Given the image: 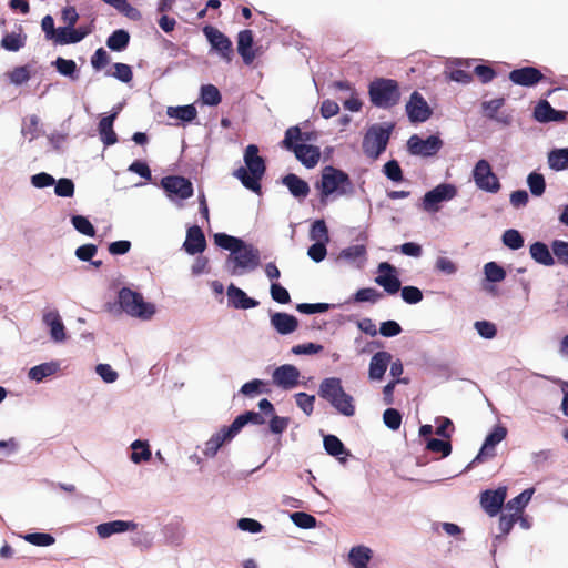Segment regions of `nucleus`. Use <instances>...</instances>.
<instances>
[{"instance_id": "nucleus-3", "label": "nucleus", "mask_w": 568, "mask_h": 568, "mask_svg": "<svg viewBox=\"0 0 568 568\" xmlns=\"http://www.w3.org/2000/svg\"><path fill=\"white\" fill-rule=\"evenodd\" d=\"M320 190L321 202L336 194L338 196H351L354 194V185L347 173L327 165L322 171L321 181L316 184Z\"/></svg>"}, {"instance_id": "nucleus-22", "label": "nucleus", "mask_w": 568, "mask_h": 568, "mask_svg": "<svg viewBox=\"0 0 568 568\" xmlns=\"http://www.w3.org/2000/svg\"><path fill=\"white\" fill-rule=\"evenodd\" d=\"M229 305L235 310H250L256 307L260 303L250 297L242 288L230 284L226 288Z\"/></svg>"}, {"instance_id": "nucleus-47", "label": "nucleus", "mask_w": 568, "mask_h": 568, "mask_svg": "<svg viewBox=\"0 0 568 568\" xmlns=\"http://www.w3.org/2000/svg\"><path fill=\"white\" fill-rule=\"evenodd\" d=\"M71 223L79 233L90 237L95 235V229L88 217L83 215H72Z\"/></svg>"}, {"instance_id": "nucleus-55", "label": "nucleus", "mask_w": 568, "mask_h": 568, "mask_svg": "<svg viewBox=\"0 0 568 568\" xmlns=\"http://www.w3.org/2000/svg\"><path fill=\"white\" fill-rule=\"evenodd\" d=\"M40 119L33 114L30 115L27 120H23L21 133L24 136L29 138V141H33L38 136V126Z\"/></svg>"}, {"instance_id": "nucleus-25", "label": "nucleus", "mask_w": 568, "mask_h": 568, "mask_svg": "<svg viewBox=\"0 0 568 568\" xmlns=\"http://www.w3.org/2000/svg\"><path fill=\"white\" fill-rule=\"evenodd\" d=\"M183 247L190 255L202 253L205 250V236L197 225L189 227Z\"/></svg>"}, {"instance_id": "nucleus-42", "label": "nucleus", "mask_w": 568, "mask_h": 568, "mask_svg": "<svg viewBox=\"0 0 568 568\" xmlns=\"http://www.w3.org/2000/svg\"><path fill=\"white\" fill-rule=\"evenodd\" d=\"M527 185L534 196H541L546 190V181L541 173L531 172L527 176Z\"/></svg>"}, {"instance_id": "nucleus-13", "label": "nucleus", "mask_w": 568, "mask_h": 568, "mask_svg": "<svg viewBox=\"0 0 568 568\" xmlns=\"http://www.w3.org/2000/svg\"><path fill=\"white\" fill-rule=\"evenodd\" d=\"M507 436V428L501 425H496L493 430L486 436L484 444L474 458L471 464L481 463L490 459L496 455V446L503 442Z\"/></svg>"}, {"instance_id": "nucleus-35", "label": "nucleus", "mask_w": 568, "mask_h": 568, "mask_svg": "<svg viewBox=\"0 0 568 568\" xmlns=\"http://www.w3.org/2000/svg\"><path fill=\"white\" fill-rule=\"evenodd\" d=\"M166 114L169 118L190 123L197 116V111L193 104H187L180 106H169L166 109Z\"/></svg>"}, {"instance_id": "nucleus-29", "label": "nucleus", "mask_w": 568, "mask_h": 568, "mask_svg": "<svg viewBox=\"0 0 568 568\" xmlns=\"http://www.w3.org/2000/svg\"><path fill=\"white\" fill-rule=\"evenodd\" d=\"M118 116V112H112L109 115L103 116L98 125V131L101 141L105 146L113 145L118 142V135L113 130V123Z\"/></svg>"}, {"instance_id": "nucleus-56", "label": "nucleus", "mask_w": 568, "mask_h": 568, "mask_svg": "<svg viewBox=\"0 0 568 568\" xmlns=\"http://www.w3.org/2000/svg\"><path fill=\"white\" fill-rule=\"evenodd\" d=\"M97 375L106 384H113L119 378V373L110 364H98L94 368Z\"/></svg>"}, {"instance_id": "nucleus-28", "label": "nucleus", "mask_w": 568, "mask_h": 568, "mask_svg": "<svg viewBox=\"0 0 568 568\" xmlns=\"http://www.w3.org/2000/svg\"><path fill=\"white\" fill-rule=\"evenodd\" d=\"M293 152L296 159L308 169L314 168L321 156L318 148L310 144H296Z\"/></svg>"}, {"instance_id": "nucleus-37", "label": "nucleus", "mask_w": 568, "mask_h": 568, "mask_svg": "<svg viewBox=\"0 0 568 568\" xmlns=\"http://www.w3.org/2000/svg\"><path fill=\"white\" fill-rule=\"evenodd\" d=\"M132 454L130 459L134 464L149 462L151 459V449L146 440L136 439L131 444Z\"/></svg>"}, {"instance_id": "nucleus-7", "label": "nucleus", "mask_w": 568, "mask_h": 568, "mask_svg": "<svg viewBox=\"0 0 568 568\" xmlns=\"http://www.w3.org/2000/svg\"><path fill=\"white\" fill-rule=\"evenodd\" d=\"M368 93L372 103L382 109L397 104L400 98L398 84L392 79L382 78L371 82Z\"/></svg>"}, {"instance_id": "nucleus-63", "label": "nucleus", "mask_w": 568, "mask_h": 568, "mask_svg": "<svg viewBox=\"0 0 568 568\" xmlns=\"http://www.w3.org/2000/svg\"><path fill=\"white\" fill-rule=\"evenodd\" d=\"M266 383L262 379L255 378L242 385L240 393L247 397H254L255 395L264 393L262 387Z\"/></svg>"}, {"instance_id": "nucleus-6", "label": "nucleus", "mask_w": 568, "mask_h": 568, "mask_svg": "<svg viewBox=\"0 0 568 568\" xmlns=\"http://www.w3.org/2000/svg\"><path fill=\"white\" fill-rule=\"evenodd\" d=\"M393 129L394 124L386 122L369 126L362 143L364 154L372 160L378 159L387 148Z\"/></svg>"}, {"instance_id": "nucleus-58", "label": "nucleus", "mask_w": 568, "mask_h": 568, "mask_svg": "<svg viewBox=\"0 0 568 568\" xmlns=\"http://www.w3.org/2000/svg\"><path fill=\"white\" fill-rule=\"evenodd\" d=\"M426 448L434 453H440L443 457H447L452 453V445L448 440L430 438L427 440Z\"/></svg>"}, {"instance_id": "nucleus-8", "label": "nucleus", "mask_w": 568, "mask_h": 568, "mask_svg": "<svg viewBox=\"0 0 568 568\" xmlns=\"http://www.w3.org/2000/svg\"><path fill=\"white\" fill-rule=\"evenodd\" d=\"M161 186L168 199L178 207H183V202L193 195L192 182L180 175H169L161 180Z\"/></svg>"}, {"instance_id": "nucleus-41", "label": "nucleus", "mask_w": 568, "mask_h": 568, "mask_svg": "<svg viewBox=\"0 0 568 568\" xmlns=\"http://www.w3.org/2000/svg\"><path fill=\"white\" fill-rule=\"evenodd\" d=\"M243 240L229 235L226 233H216L214 234V243L221 248L230 251L232 254L241 244H243Z\"/></svg>"}, {"instance_id": "nucleus-48", "label": "nucleus", "mask_w": 568, "mask_h": 568, "mask_svg": "<svg viewBox=\"0 0 568 568\" xmlns=\"http://www.w3.org/2000/svg\"><path fill=\"white\" fill-rule=\"evenodd\" d=\"M106 4L113 7L120 13L126 16L130 19H138L140 17V12L133 8L128 0H102Z\"/></svg>"}, {"instance_id": "nucleus-33", "label": "nucleus", "mask_w": 568, "mask_h": 568, "mask_svg": "<svg viewBox=\"0 0 568 568\" xmlns=\"http://www.w3.org/2000/svg\"><path fill=\"white\" fill-rule=\"evenodd\" d=\"M549 169L559 172L568 170V148L552 149L547 154Z\"/></svg>"}, {"instance_id": "nucleus-26", "label": "nucleus", "mask_w": 568, "mask_h": 568, "mask_svg": "<svg viewBox=\"0 0 568 568\" xmlns=\"http://www.w3.org/2000/svg\"><path fill=\"white\" fill-rule=\"evenodd\" d=\"M253 32L252 30H242L237 34V52L243 59L246 65L253 63L256 58L255 51L253 50Z\"/></svg>"}, {"instance_id": "nucleus-30", "label": "nucleus", "mask_w": 568, "mask_h": 568, "mask_svg": "<svg viewBox=\"0 0 568 568\" xmlns=\"http://www.w3.org/2000/svg\"><path fill=\"white\" fill-rule=\"evenodd\" d=\"M60 369L59 361H50L31 367L28 371V377L37 383H42L45 378L54 375Z\"/></svg>"}, {"instance_id": "nucleus-20", "label": "nucleus", "mask_w": 568, "mask_h": 568, "mask_svg": "<svg viewBox=\"0 0 568 568\" xmlns=\"http://www.w3.org/2000/svg\"><path fill=\"white\" fill-rule=\"evenodd\" d=\"M139 527V524L132 520H112L108 523L99 524L95 527L97 535L101 539L110 538L116 534H123L126 531H135Z\"/></svg>"}, {"instance_id": "nucleus-60", "label": "nucleus", "mask_w": 568, "mask_h": 568, "mask_svg": "<svg viewBox=\"0 0 568 568\" xmlns=\"http://www.w3.org/2000/svg\"><path fill=\"white\" fill-rule=\"evenodd\" d=\"M551 250L558 262L568 266V242L555 240L551 243Z\"/></svg>"}, {"instance_id": "nucleus-49", "label": "nucleus", "mask_w": 568, "mask_h": 568, "mask_svg": "<svg viewBox=\"0 0 568 568\" xmlns=\"http://www.w3.org/2000/svg\"><path fill=\"white\" fill-rule=\"evenodd\" d=\"M484 274L487 281L498 283L505 280L506 272L496 262H488L484 266Z\"/></svg>"}, {"instance_id": "nucleus-19", "label": "nucleus", "mask_w": 568, "mask_h": 568, "mask_svg": "<svg viewBox=\"0 0 568 568\" xmlns=\"http://www.w3.org/2000/svg\"><path fill=\"white\" fill-rule=\"evenodd\" d=\"M506 496V487H498L495 490L487 489L480 495V505L487 515L496 516L500 511Z\"/></svg>"}, {"instance_id": "nucleus-45", "label": "nucleus", "mask_w": 568, "mask_h": 568, "mask_svg": "<svg viewBox=\"0 0 568 568\" xmlns=\"http://www.w3.org/2000/svg\"><path fill=\"white\" fill-rule=\"evenodd\" d=\"M290 519L295 526L302 529L315 528L317 524V520L314 516L304 511H295L290 514Z\"/></svg>"}, {"instance_id": "nucleus-18", "label": "nucleus", "mask_w": 568, "mask_h": 568, "mask_svg": "<svg viewBox=\"0 0 568 568\" xmlns=\"http://www.w3.org/2000/svg\"><path fill=\"white\" fill-rule=\"evenodd\" d=\"M236 433L232 426L222 427L220 430L214 433L205 443L202 448V453L207 458H213L217 454L219 449L226 443H230Z\"/></svg>"}, {"instance_id": "nucleus-53", "label": "nucleus", "mask_w": 568, "mask_h": 568, "mask_svg": "<svg viewBox=\"0 0 568 568\" xmlns=\"http://www.w3.org/2000/svg\"><path fill=\"white\" fill-rule=\"evenodd\" d=\"M131 536L130 541L133 546L139 547L142 550L151 548L153 545V535L143 530H135Z\"/></svg>"}, {"instance_id": "nucleus-31", "label": "nucleus", "mask_w": 568, "mask_h": 568, "mask_svg": "<svg viewBox=\"0 0 568 568\" xmlns=\"http://www.w3.org/2000/svg\"><path fill=\"white\" fill-rule=\"evenodd\" d=\"M373 550L364 545L354 546L348 552V564L353 568H368Z\"/></svg>"}, {"instance_id": "nucleus-11", "label": "nucleus", "mask_w": 568, "mask_h": 568, "mask_svg": "<svg viewBox=\"0 0 568 568\" xmlns=\"http://www.w3.org/2000/svg\"><path fill=\"white\" fill-rule=\"evenodd\" d=\"M203 33L211 44L212 50L215 51L223 61L230 63L233 59L232 41L223 32L212 26L204 27Z\"/></svg>"}, {"instance_id": "nucleus-43", "label": "nucleus", "mask_w": 568, "mask_h": 568, "mask_svg": "<svg viewBox=\"0 0 568 568\" xmlns=\"http://www.w3.org/2000/svg\"><path fill=\"white\" fill-rule=\"evenodd\" d=\"M310 239L320 243H328V229L324 220H316L311 227Z\"/></svg>"}, {"instance_id": "nucleus-21", "label": "nucleus", "mask_w": 568, "mask_h": 568, "mask_svg": "<svg viewBox=\"0 0 568 568\" xmlns=\"http://www.w3.org/2000/svg\"><path fill=\"white\" fill-rule=\"evenodd\" d=\"M544 78L542 73L534 67L515 69L509 73V80L521 87H534Z\"/></svg>"}, {"instance_id": "nucleus-36", "label": "nucleus", "mask_w": 568, "mask_h": 568, "mask_svg": "<svg viewBox=\"0 0 568 568\" xmlns=\"http://www.w3.org/2000/svg\"><path fill=\"white\" fill-rule=\"evenodd\" d=\"M262 425L265 423V418L256 412L250 410L239 415L231 424L236 435L247 424Z\"/></svg>"}, {"instance_id": "nucleus-34", "label": "nucleus", "mask_w": 568, "mask_h": 568, "mask_svg": "<svg viewBox=\"0 0 568 568\" xmlns=\"http://www.w3.org/2000/svg\"><path fill=\"white\" fill-rule=\"evenodd\" d=\"M529 253L531 258L545 266H552L555 258L549 247L542 242H535L530 245Z\"/></svg>"}, {"instance_id": "nucleus-15", "label": "nucleus", "mask_w": 568, "mask_h": 568, "mask_svg": "<svg viewBox=\"0 0 568 568\" xmlns=\"http://www.w3.org/2000/svg\"><path fill=\"white\" fill-rule=\"evenodd\" d=\"M377 271L378 275L375 277V283L382 286L386 293L396 294L400 290L396 267L388 262H382L378 264Z\"/></svg>"}, {"instance_id": "nucleus-10", "label": "nucleus", "mask_w": 568, "mask_h": 568, "mask_svg": "<svg viewBox=\"0 0 568 568\" xmlns=\"http://www.w3.org/2000/svg\"><path fill=\"white\" fill-rule=\"evenodd\" d=\"M471 176L478 190L487 193L499 192L501 184L497 175L493 172L491 165L485 159L477 161L475 164Z\"/></svg>"}, {"instance_id": "nucleus-9", "label": "nucleus", "mask_w": 568, "mask_h": 568, "mask_svg": "<svg viewBox=\"0 0 568 568\" xmlns=\"http://www.w3.org/2000/svg\"><path fill=\"white\" fill-rule=\"evenodd\" d=\"M457 186L452 183H440L430 191L426 192L422 199L420 206L427 213H437L440 210V203L448 202L456 197Z\"/></svg>"}, {"instance_id": "nucleus-57", "label": "nucleus", "mask_w": 568, "mask_h": 568, "mask_svg": "<svg viewBox=\"0 0 568 568\" xmlns=\"http://www.w3.org/2000/svg\"><path fill=\"white\" fill-rule=\"evenodd\" d=\"M435 271L444 274V275H455L458 271L456 263L445 256H438L434 266Z\"/></svg>"}, {"instance_id": "nucleus-44", "label": "nucleus", "mask_w": 568, "mask_h": 568, "mask_svg": "<svg viewBox=\"0 0 568 568\" xmlns=\"http://www.w3.org/2000/svg\"><path fill=\"white\" fill-rule=\"evenodd\" d=\"M503 244L510 250H519L524 246V237L515 229L506 230L501 236Z\"/></svg>"}, {"instance_id": "nucleus-61", "label": "nucleus", "mask_w": 568, "mask_h": 568, "mask_svg": "<svg viewBox=\"0 0 568 568\" xmlns=\"http://www.w3.org/2000/svg\"><path fill=\"white\" fill-rule=\"evenodd\" d=\"M383 422L389 429L397 430L402 424V415L395 408H387L383 414Z\"/></svg>"}, {"instance_id": "nucleus-4", "label": "nucleus", "mask_w": 568, "mask_h": 568, "mask_svg": "<svg viewBox=\"0 0 568 568\" xmlns=\"http://www.w3.org/2000/svg\"><path fill=\"white\" fill-rule=\"evenodd\" d=\"M261 253L253 244L243 242L225 262L226 271L233 276H241L251 273L258 267Z\"/></svg>"}, {"instance_id": "nucleus-24", "label": "nucleus", "mask_w": 568, "mask_h": 568, "mask_svg": "<svg viewBox=\"0 0 568 568\" xmlns=\"http://www.w3.org/2000/svg\"><path fill=\"white\" fill-rule=\"evenodd\" d=\"M270 322L273 328L281 335H288L295 332L298 326L297 318L284 312L273 313Z\"/></svg>"}, {"instance_id": "nucleus-62", "label": "nucleus", "mask_w": 568, "mask_h": 568, "mask_svg": "<svg viewBox=\"0 0 568 568\" xmlns=\"http://www.w3.org/2000/svg\"><path fill=\"white\" fill-rule=\"evenodd\" d=\"M474 328L479 336L486 339H491L497 334L496 325L488 321H477L474 324Z\"/></svg>"}, {"instance_id": "nucleus-39", "label": "nucleus", "mask_w": 568, "mask_h": 568, "mask_svg": "<svg viewBox=\"0 0 568 568\" xmlns=\"http://www.w3.org/2000/svg\"><path fill=\"white\" fill-rule=\"evenodd\" d=\"M52 65L55 67L57 71L61 75L68 77L72 80L78 79V68L73 60L59 57L52 62Z\"/></svg>"}, {"instance_id": "nucleus-38", "label": "nucleus", "mask_w": 568, "mask_h": 568, "mask_svg": "<svg viewBox=\"0 0 568 568\" xmlns=\"http://www.w3.org/2000/svg\"><path fill=\"white\" fill-rule=\"evenodd\" d=\"M130 41V34L128 31L119 29L112 32V34L106 40V45L112 51H122L124 50Z\"/></svg>"}, {"instance_id": "nucleus-1", "label": "nucleus", "mask_w": 568, "mask_h": 568, "mask_svg": "<svg viewBox=\"0 0 568 568\" xmlns=\"http://www.w3.org/2000/svg\"><path fill=\"white\" fill-rule=\"evenodd\" d=\"M245 166H240L233 175L241 181L247 190L260 193L261 180L265 174L266 165L262 156L258 155V148L255 144L246 146L243 155Z\"/></svg>"}, {"instance_id": "nucleus-14", "label": "nucleus", "mask_w": 568, "mask_h": 568, "mask_svg": "<svg viewBox=\"0 0 568 568\" xmlns=\"http://www.w3.org/2000/svg\"><path fill=\"white\" fill-rule=\"evenodd\" d=\"M300 377V371L292 364L281 365L272 373L273 384L284 390L295 388L298 385Z\"/></svg>"}, {"instance_id": "nucleus-27", "label": "nucleus", "mask_w": 568, "mask_h": 568, "mask_svg": "<svg viewBox=\"0 0 568 568\" xmlns=\"http://www.w3.org/2000/svg\"><path fill=\"white\" fill-rule=\"evenodd\" d=\"M338 260L362 268L367 261V250L364 244L351 245L339 252Z\"/></svg>"}, {"instance_id": "nucleus-59", "label": "nucleus", "mask_w": 568, "mask_h": 568, "mask_svg": "<svg viewBox=\"0 0 568 568\" xmlns=\"http://www.w3.org/2000/svg\"><path fill=\"white\" fill-rule=\"evenodd\" d=\"M1 45L8 51L17 52L24 45V39L20 34L9 33L2 38Z\"/></svg>"}, {"instance_id": "nucleus-64", "label": "nucleus", "mask_w": 568, "mask_h": 568, "mask_svg": "<svg viewBox=\"0 0 568 568\" xmlns=\"http://www.w3.org/2000/svg\"><path fill=\"white\" fill-rule=\"evenodd\" d=\"M54 185V193L60 197H71L74 194V183L70 179L62 178Z\"/></svg>"}, {"instance_id": "nucleus-46", "label": "nucleus", "mask_w": 568, "mask_h": 568, "mask_svg": "<svg viewBox=\"0 0 568 568\" xmlns=\"http://www.w3.org/2000/svg\"><path fill=\"white\" fill-rule=\"evenodd\" d=\"M221 93L213 84H205L201 87V100L206 105H217L221 102Z\"/></svg>"}, {"instance_id": "nucleus-12", "label": "nucleus", "mask_w": 568, "mask_h": 568, "mask_svg": "<svg viewBox=\"0 0 568 568\" xmlns=\"http://www.w3.org/2000/svg\"><path fill=\"white\" fill-rule=\"evenodd\" d=\"M443 142L437 135H429L422 139L419 135L414 134L407 141V149L410 154L418 156H433L442 148Z\"/></svg>"}, {"instance_id": "nucleus-2", "label": "nucleus", "mask_w": 568, "mask_h": 568, "mask_svg": "<svg viewBox=\"0 0 568 568\" xmlns=\"http://www.w3.org/2000/svg\"><path fill=\"white\" fill-rule=\"evenodd\" d=\"M318 396L345 417H353L356 413L354 398L344 390L338 377L324 378L318 387Z\"/></svg>"}, {"instance_id": "nucleus-23", "label": "nucleus", "mask_w": 568, "mask_h": 568, "mask_svg": "<svg viewBox=\"0 0 568 568\" xmlns=\"http://www.w3.org/2000/svg\"><path fill=\"white\" fill-rule=\"evenodd\" d=\"M392 354L386 351L375 353L369 362L368 377L371 381H382L388 365L392 362Z\"/></svg>"}, {"instance_id": "nucleus-51", "label": "nucleus", "mask_w": 568, "mask_h": 568, "mask_svg": "<svg viewBox=\"0 0 568 568\" xmlns=\"http://www.w3.org/2000/svg\"><path fill=\"white\" fill-rule=\"evenodd\" d=\"M353 298L355 302H358V303L369 302V303L374 304L383 298V294L379 291H377L376 288L365 287V288L358 290L354 294Z\"/></svg>"}, {"instance_id": "nucleus-52", "label": "nucleus", "mask_w": 568, "mask_h": 568, "mask_svg": "<svg viewBox=\"0 0 568 568\" xmlns=\"http://www.w3.org/2000/svg\"><path fill=\"white\" fill-rule=\"evenodd\" d=\"M23 539L34 546L49 547L54 544L55 539L47 532H31L23 536Z\"/></svg>"}, {"instance_id": "nucleus-5", "label": "nucleus", "mask_w": 568, "mask_h": 568, "mask_svg": "<svg viewBox=\"0 0 568 568\" xmlns=\"http://www.w3.org/2000/svg\"><path fill=\"white\" fill-rule=\"evenodd\" d=\"M118 302L124 313L131 317L149 321L155 314V305L145 302L142 294L123 287L118 293Z\"/></svg>"}, {"instance_id": "nucleus-40", "label": "nucleus", "mask_w": 568, "mask_h": 568, "mask_svg": "<svg viewBox=\"0 0 568 568\" xmlns=\"http://www.w3.org/2000/svg\"><path fill=\"white\" fill-rule=\"evenodd\" d=\"M555 109L550 105L547 100H541L534 109V118L537 122L549 123L552 122V115Z\"/></svg>"}, {"instance_id": "nucleus-54", "label": "nucleus", "mask_w": 568, "mask_h": 568, "mask_svg": "<svg viewBox=\"0 0 568 568\" xmlns=\"http://www.w3.org/2000/svg\"><path fill=\"white\" fill-rule=\"evenodd\" d=\"M324 448L327 452V454L335 457L339 456L345 450L343 443L335 435L324 436Z\"/></svg>"}, {"instance_id": "nucleus-16", "label": "nucleus", "mask_w": 568, "mask_h": 568, "mask_svg": "<svg viewBox=\"0 0 568 568\" xmlns=\"http://www.w3.org/2000/svg\"><path fill=\"white\" fill-rule=\"evenodd\" d=\"M42 322L48 327L50 338L57 343H64L68 338L65 326L62 322L61 315L58 310H44L42 314Z\"/></svg>"}, {"instance_id": "nucleus-32", "label": "nucleus", "mask_w": 568, "mask_h": 568, "mask_svg": "<svg viewBox=\"0 0 568 568\" xmlns=\"http://www.w3.org/2000/svg\"><path fill=\"white\" fill-rule=\"evenodd\" d=\"M282 183L288 189L290 193L296 199H305L310 193L307 182L294 173H290L282 179Z\"/></svg>"}, {"instance_id": "nucleus-17", "label": "nucleus", "mask_w": 568, "mask_h": 568, "mask_svg": "<svg viewBox=\"0 0 568 568\" xmlns=\"http://www.w3.org/2000/svg\"><path fill=\"white\" fill-rule=\"evenodd\" d=\"M406 113L410 122L419 123L427 121L433 112L423 95L414 91L406 103Z\"/></svg>"}, {"instance_id": "nucleus-50", "label": "nucleus", "mask_w": 568, "mask_h": 568, "mask_svg": "<svg viewBox=\"0 0 568 568\" xmlns=\"http://www.w3.org/2000/svg\"><path fill=\"white\" fill-rule=\"evenodd\" d=\"M534 494L532 488L525 489L523 493H520L515 498L510 499L506 507L510 510H515L516 513L521 511L526 505L529 503Z\"/></svg>"}]
</instances>
